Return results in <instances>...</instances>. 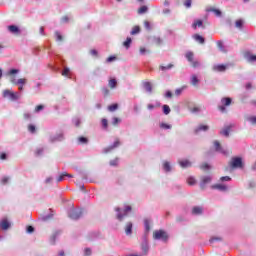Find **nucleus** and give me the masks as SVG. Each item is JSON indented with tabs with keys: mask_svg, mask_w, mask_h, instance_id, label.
Segmentation results:
<instances>
[{
	"mask_svg": "<svg viewBox=\"0 0 256 256\" xmlns=\"http://www.w3.org/2000/svg\"><path fill=\"white\" fill-rule=\"evenodd\" d=\"M142 87L145 89L147 93H153V84H151V82H143Z\"/></svg>",
	"mask_w": 256,
	"mask_h": 256,
	"instance_id": "9",
	"label": "nucleus"
},
{
	"mask_svg": "<svg viewBox=\"0 0 256 256\" xmlns=\"http://www.w3.org/2000/svg\"><path fill=\"white\" fill-rule=\"evenodd\" d=\"M119 163V159H114L110 161L111 167H117V164Z\"/></svg>",
	"mask_w": 256,
	"mask_h": 256,
	"instance_id": "52",
	"label": "nucleus"
},
{
	"mask_svg": "<svg viewBox=\"0 0 256 256\" xmlns=\"http://www.w3.org/2000/svg\"><path fill=\"white\" fill-rule=\"evenodd\" d=\"M138 12H139L140 14L147 13V6H142V7H140V9L138 10Z\"/></svg>",
	"mask_w": 256,
	"mask_h": 256,
	"instance_id": "56",
	"label": "nucleus"
},
{
	"mask_svg": "<svg viewBox=\"0 0 256 256\" xmlns=\"http://www.w3.org/2000/svg\"><path fill=\"white\" fill-rule=\"evenodd\" d=\"M9 227H11V224L9 223V221L7 219H3L1 222H0V228L3 230V231H7V229H9Z\"/></svg>",
	"mask_w": 256,
	"mask_h": 256,
	"instance_id": "14",
	"label": "nucleus"
},
{
	"mask_svg": "<svg viewBox=\"0 0 256 256\" xmlns=\"http://www.w3.org/2000/svg\"><path fill=\"white\" fill-rule=\"evenodd\" d=\"M153 238L156 240V241H167V239H169V234H167L165 232V230H156L154 231L153 233Z\"/></svg>",
	"mask_w": 256,
	"mask_h": 256,
	"instance_id": "3",
	"label": "nucleus"
},
{
	"mask_svg": "<svg viewBox=\"0 0 256 256\" xmlns=\"http://www.w3.org/2000/svg\"><path fill=\"white\" fill-rule=\"evenodd\" d=\"M163 170L166 172V173H169L171 171V164L168 162V161H165L163 163Z\"/></svg>",
	"mask_w": 256,
	"mask_h": 256,
	"instance_id": "30",
	"label": "nucleus"
},
{
	"mask_svg": "<svg viewBox=\"0 0 256 256\" xmlns=\"http://www.w3.org/2000/svg\"><path fill=\"white\" fill-rule=\"evenodd\" d=\"M140 31H141V28L139 26H134L130 33L131 35H137Z\"/></svg>",
	"mask_w": 256,
	"mask_h": 256,
	"instance_id": "38",
	"label": "nucleus"
},
{
	"mask_svg": "<svg viewBox=\"0 0 256 256\" xmlns=\"http://www.w3.org/2000/svg\"><path fill=\"white\" fill-rule=\"evenodd\" d=\"M161 71H167L173 69V64H168L167 66H160Z\"/></svg>",
	"mask_w": 256,
	"mask_h": 256,
	"instance_id": "43",
	"label": "nucleus"
},
{
	"mask_svg": "<svg viewBox=\"0 0 256 256\" xmlns=\"http://www.w3.org/2000/svg\"><path fill=\"white\" fill-rule=\"evenodd\" d=\"M19 73V69H10L7 73V75L10 76V82H12L13 85L17 84V78H15L14 75H17Z\"/></svg>",
	"mask_w": 256,
	"mask_h": 256,
	"instance_id": "6",
	"label": "nucleus"
},
{
	"mask_svg": "<svg viewBox=\"0 0 256 256\" xmlns=\"http://www.w3.org/2000/svg\"><path fill=\"white\" fill-rule=\"evenodd\" d=\"M192 215H203V207H201V206H194L192 208Z\"/></svg>",
	"mask_w": 256,
	"mask_h": 256,
	"instance_id": "16",
	"label": "nucleus"
},
{
	"mask_svg": "<svg viewBox=\"0 0 256 256\" xmlns=\"http://www.w3.org/2000/svg\"><path fill=\"white\" fill-rule=\"evenodd\" d=\"M206 11L208 13H215L216 17H221V10L215 8H207Z\"/></svg>",
	"mask_w": 256,
	"mask_h": 256,
	"instance_id": "25",
	"label": "nucleus"
},
{
	"mask_svg": "<svg viewBox=\"0 0 256 256\" xmlns=\"http://www.w3.org/2000/svg\"><path fill=\"white\" fill-rule=\"evenodd\" d=\"M28 130H29L30 133H35V125L30 124L28 126Z\"/></svg>",
	"mask_w": 256,
	"mask_h": 256,
	"instance_id": "59",
	"label": "nucleus"
},
{
	"mask_svg": "<svg viewBox=\"0 0 256 256\" xmlns=\"http://www.w3.org/2000/svg\"><path fill=\"white\" fill-rule=\"evenodd\" d=\"M201 131H204V132L209 131V126L200 124L197 126V128L194 129V133L196 135H199V133H201Z\"/></svg>",
	"mask_w": 256,
	"mask_h": 256,
	"instance_id": "8",
	"label": "nucleus"
},
{
	"mask_svg": "<svg viewBox=\"0 0 256 256\" xmlns=\"http://www.w3.org/2000/svg\"><path fill=\"white\" fill-rule=\"evenodd\" d=\"M78 141H79V143H82V144H86L88 142L87 138H85V137L78 138Z\"/></svg>",
	"mask_w": 256,
	"mask_h": 256,
	"instance_id": "58",
	"label": "nucleus"
},
{
	"mask_svg": "<svg viewBox=\"0 0 256 256\" xmlns=\"http://www.w3.org/2000/svg\"><path fill=\"white\" fill-rule=\"evenodd\" d=\"M117 57L115 56H110L106 59V63H113V61H116Z\"/></svg>",
	"mask_w": 256,
	"mask_h": 256,
	"instance_id": "54",
	"label": "nucleus"
},
{
	"mask_svg": "<svg viewBox=\"0 0 256 256\" xmlns=\"http://www.w3.org/2000/svg\"><path fill=\"white\" fill-rule=\"evenodd\" d=\"M141 249L144 255H147V253H149V243L147 241H144L141 245Z\"/></svg>",
	"mask_w": 256,
	"mask_h": 256,
	"instance_id": "24",
	"label": "nucleus"
},
{
	"mask_svg": "<svg viewBox=\"0 0 256 256\" xmlns=\"http://www.w3.org/2000/svg\"><path fill=\"white\" fill-rule=\"evenodd\" d=\"M102 126L104 127V129H107V127H109V122L107 121V119H102Z\"/></svg>",
	"mask_w": 256,
	"mask_h": 256,
	"instance_id": "53",
	"label": "nucleus"
},
{
	"mask_svg": "<svg viewBox=\"0 0 256 256\" xmlns=\"http://www.w3.org/2000/svg\"><path fill=\"white\" fill-rule=\"evenodd\" d=\"M131 209L132 208L130 205L124 206V209H121L119 207L115 208L116 219H118V221H123V219H125V217H127V215H129V213H131Z\"/></svg>",
	"mask_w": 256,
	"mask_h": 256,
	"instance_id": "1",
	"label": "nucleus"
},
{
	"mask_svg": "<svg viewBox=\"0 0 256 256\" xmlns=\"http://www.w3.org/2000/svg\"><path fill=\"white\" fill-rule=\"evenodd\" d=\"M119 123H121V119L117 117L112 118V125L117 126Z\"/></svg>",
	"mask_w": 256,
	"mask_h": 256,
	"instance_id": "44",
	"label": "nucleus"
},
{
	"mask_svg": "<svg viewBox=\"0 0 256 256\" xmlns=\"http://www.w3.org/2000/svg\"><path fill=\"white\" fill-rule=\"evenodd\" d=\"M193 29H197V27H203V21L202 20H195L192 24Z\"/></svg>",
	"mask_w": 256,
	"mask_h": 256,
	"instance_id": "33",
	"label": "nucleus"
},
{
	"mask_svg": "<svg viewBox=\"0 0 256 256\" xmlns=\"http://www.w3.org/2000/svg\"><path fill=\"white\" fill-rule=\"evenodd\" d=\"M192 67L197 68V67H201V63H199V61L197 60H192V62H190Z\"/></svg>",
	"mask_w": 256,
	"mask_h": 256,
	"instance_id": "45",
	"label": "nucleus"
},
{
	"mask_svg": "<svg viewBox=\"0 0 256 256\" xmlns=\"http://www.w3.org/2000/svg\"><path fill=\"white\" fill-rule=\"evenodd\" d=\"M121 145V142L119 140H116L113 145L107 147L104 149V153H109V151H113V149H117Z\"/></svg>",
	"mask_w": 256,
	"mask_h": 256,
	"instance_id": "10",
	"label": "nucleus"
},
{
	"mask_svg": "<svg viewBox=\"0 0 256 256\" xmlns=\"http://www.w3.org/2000/svg\"><path fill=\"white\" fill-rule=\"evenodd\" d=\"M92 250L91 248H85L84 249V256H91L92 255Z\"/></svg>",
	"mask_w": 256,
	"mask_h": 256,
	"instance_id": "46",
	"label": "nucleus"
},
{
	"mask_svg": "<svg viewBox=\"0 0 256 256\" xmlns=\"http://www.w3.org/2000/svg\"><path fill=\"white\" fill-rule=\"evenodd\" d=\"M151 219L149 218H145L144 219V227H145V231L149 232L151 231Z\"/></svg>",
	"mask_w": 256,
	"mask_h": 256,
	"instance_id": "26",
	"label": "nucleus"
},
{
	"mask_svg": "<svg viewBox=\"0 0 256 256\" xmlns=\"http://www.w3.org/2000/svg\"><path fill=\"white\" fill-rule=\"evenodd\" d=\"M193 39L197 41V43H200V45H203L205 43V38L199 34H194Z\"/></svg>",
	"mask_w": 256,
	"mask_h": 256,
	"instance_id": "21",
	"label": "nucleus"
},
{
	"mask_svg": "<svg viewBox=\"0 0 256 256\" xmlns=\"http://www.w3.org/2000/svg\"><path fill=\"white\" fill-rule=\"evenodd\" d=\"M55 35H56V40L57 41H63V36H61V33L55 32Z\"/></svg>",
	"mask_w": 256,
	"mask_h": 256,
	"instance_id": "57",
	"label": "nucleus"
},
{
	"mask_svg": "<svg viewBox=\"0 0 256 256\" xmlns=\"http://www.w3.org/2000/svg\"><path fill=\"white\" fill-rule=\"evenodd\" d=\"M187 183H188V185H195V183H196L195 178L194 177H189L187 179Z\"/></svg>",
	"mask_w": 256,
	"mask_h": 256,
	"instance_id": "49",
	"label": "nucleus"
},
{
	"mask_svg": "<svg viewBox=\"0 0 256 256\" xmlns=\"http://www.w3.org/2000/svg\"><path fill=\"white\" fill-rule=\"evenodd\" d=\"M185 57H186L187 61H189V63H192V62L194 61V60H193V57H194L193 52H187V53L185 54Z\"/></svg>",
	"mask_w": 256,
	"mask_h": 256,
	"instance_id": "34",
	"label": "nucleus"
},
{
	"mask_svg": "<svg viewBox=\"0 0 256 256\" xmlns=\"http://www.w3.org/2000/svg\"><path fill=\"white\" fill-rule=\"evenodd\" d=\"M214 147H215V150H216L218 153H222V155H228L227 150H225V149L221 146V143H219V141H217V140L214 141Z\"/></svg>",
	"mask_w": 256,
	"mask_h": 256,
	"instance_id": "7",
	"label": "nucleus"
},
{
	"mask_svg": "<svg viewBox=\"0 0 256 256\" xmlns=\"http://www.w3.org/2000/svg\"><path fill=\"white\" fill-rule=\"evenodd\" d=\"M171 125L170 124H166V123H161L160 124V128L161 129H171Z\"/></svg>",
	"mask_w": 256,
	"mask_h": 256,
	"instance_id": "50",
	"label": "nucleus"
},
{
	"mask_svg": "<svg viewBox=\"0 0 256 256\" xmlns=\"http://www.w3.org/2000/svg\"><path fill=\"white\" fill-rule=\"evenodd\" d=\"M15 85L22 86L27 85V78H19Z\"/></svg>",
	"mask_w": 256,
	"mask_h": 256,
	"instance_id": "31",
	"label": "nucleus"
},
{
	"mask_svg": "<svg viewBox=\"0 0 256 256\" xmlns=\"http://www.w3.org/2000/svg\"><path fill=\"white\" fill-rule=\"evenodd\" d=\"M245 57H246V59L249 63H255L256 62V55L248 53V54L245 55Z\"/></svg>",
	"mask_w": 256,
	"mask_h": 256,
	"instance_id": "27",
	"label": "nucleus"
},
{
	"mask_svg": "<svg viewBox=\"0 0 256 256\" xmlns=\"http://www.w3.org/2000/svg\"><path fill=\"white\" fill-rule=\"evenodd\" d=\"M82 215H83V210H81V208H77V209L72 208L68 212V217H70V219H73L74 221H77V219H80Z\"/></svg>",
	"mask_w": 256,
	"mask_h": 256,
	"instance_id": "4",
	"label": "nucleus"
},
{
	"mask_svg": "<svg viewBox=\"0 0 256 256\" xmlns=\"http://www.w3.org/2000/svg\"><path fill=\"white\" fill-rule=\"evenodd\" d=\"M191 3H192V0H185L184 5L185 7H187V9H189V7H191Z\"/></svg>",
	"mask_w": 256,
	"mask_h": 256,
	"instance_id": "60",
	"label": "nucleus"
},
{
	"mask_svg": "<svg viewBox=\"0 0 256 256\" xmlns=\"http://www.w3.org/2000/svg\"><path fill=\"white\" fill-rule=\"evenodd\" d=\"M26 231L27 233H33V231H35V228H33V226H28Z\"/></svg>",
	"mask_w": 256,
	"mask_h": 256,
	"instance_id": "63",
	"label": "nucleus"
},
{
	"mask_svg": "<svg viewBox=\"0 0 256 256\" xmlns=\"http://www.w3.org/2000/svg\"><path fill=\"white\" fill-rule=\"evenodd\" d=\"M245 121L250 123L251 125H256V116L253 115H245L244 116Z\"/></svg>",
	"mask_w": 256,
	"mask_h": 256,
	"instance_id": "15",
	"label": "nucleus"
},
{
	"mask_svg": "<svg viewBox=\"0 0 256 256\" xmlns=\"http://www.w3.org/2000/svg\"><path fill=\"white\" fill-rule=\"evenodd\" d=\"M118 107H119V105H117V104H112V105H110V106L108 107V111H111V112L117 111Z\"/></svg>",
	"mask_w": 256,
	"mask_h": 256,
	"instance_id": "42",
	"label": "nucleus"
},
{
	"mask_svg": "<svg viewBox=\"0 0 256 256\" xmlns=\"http://www.w3.org/2000/svg\"><path fill=\"white\" fill-rule=\"evenodd\" d=\"M36 155H43V148H38L37 150H36Z\"/></svg>",
	"mask_w": 256,
	"mask_h": 256,
	"instance_id": "64",
	"label": "nucleus"
},
{
	"mask_svg": "<svg viewBox=\"0 0 256 256\" xmlns=\"http://www.w3.org/2000/svg\"><path fill=\"white\" fill-rule=\"evenodd\" d=\"M225 69H227V67L223 64H218V65L213 66V70L218 71L220 73H223V71H225Z\"/></svg>",
	"mask_w": 256,
	"mask_h": 256,
	"instance_id": "20",
	"label": "nucleus"
},
{
	"mask_svg": "<svg viewBox=\"0 0 256 256\" xmlns=\"http://www.w3.org/2000/svg\"><path fill=\"white\" fill-rule=\"evenodd\" d=\"M212 189H217L218 191H227V185L225 184H216L212 186Z\"/></svg>",
	"mask_w": 256,
	"mask_h": 256,
	"instance_id": "19",
	"label": "nucleus"
},
{
	"mask_svg": "<svg viewBox=\"0 0 256 256\" xmlns=\"http://www.w3.org/2000/svg\"><path fill=\"white\" fill-rule=\"evenodd\" d=\"M220 181H231V177L223 176V177L220 178Z\"/></svg>",
	"mask_w": 256,
	"mask_h": 256,
	"instance_id": "62",
	"label": "nucleus"
},
{
	"mask_svg": "<svg viewBox=\"0 0 256 256\" xmlns=\"http://www.w3.org/2000/svg\"><path fill=\"white\" fill-rule=\"evenodd\" d=\"M153 41L156 45H161L163 43V40L159 37H154Z\"/></svg>",
	"mask_w": 256,
	"mask_h": 256,
	"instance_id": "47",
	"label": "nucleus"
},
{
	"mask_svg": "<svg viewBox=\"0 0 256 256\" xmlns=\"http://www.w3.org/2000/svg\"><path fill=\"white\" fill-rule=\"evenodd\" d=\"M231 98H222L221 99V103L222 105H224V107H229V105H231Z\"/></svg>",
	"mask_w": 256,
	"mask_h": 256,
	"instance_id": "29",
	"label": "nucleus"
},
{
	"mask_svg": "<svg viewBox=\"0 0 256 256\" xmlns=\"http://www.w3.org/2000/svg\"><path fill=\"white\" fill-rule=\"evenodd\" d=\"M65 177H69L70 179L73 178V175L67 173V172H64L62 173L58 178H57V181L58 183H61V181H64L65 180Z\"/></svg>",
	"mask_w": 256,
	"mask_h": 256,
	"instance_id": "22",
	"label": "nucleus"
},
{
	"mask_svg": "<svg viewBox=\"0 0 256 256\" xmlns=\"http://www.w3.org/2000/svg\"><path fill=\"white\" fill-rule=\"evenodd\" d=\"M147 53H151V51L145 47H140V55H147Z\"/></svg>",
	"mask_w": 256,
	"mask_h": 256,
	"instance_id": "41",
	"label": "nucleus"
},
{
	"mask_svg": "<svg viewBox=\"0 0 256 256\" xmlns=\"http://www.w3.org/2000/svg\"><path fill=\"white\" fill-rule=\"evenodd\" d=\"M110 89H115L117 87V79L111 78L108 83Z\"/></svg>",
	"mask_w": 256,
	"mask_h": 256,
	"instance_id": "28",
	"label": "nucleus"
},
{
	"mask_svg": "<svg viewBox=\"0 0 256 256\" xmlns=\"http://www.w3.org/2000/svg\"><path fill=\"white\" fill-rule=\"evenodd\" d=\"M131 43H132V40H131L130 37H128V38L126 39V41L123 43V45H124V47H125L126 49H129V47H131Z\"/></svg>",
	"mask_w": 256,
	"mask_h": 256,
	"instance_id": "40",
	"label": "nucleus"
},
{
	"mask_svg": "<svg viewBox=\"0 0 256 256\" xmlns=\"http://www.w3.org/2000/svg\"><path fill=\"white\" fill-rule=\"evenodd\" d=\"M73 123H74L75 127H79V125H81V119L74 118L73 119Z\"/></svg>",
	"mask_w": 256,
	"mask_h": 256,
	"instance_id": "51",
	"label": "nucleus"
},
{
	"mask_svg": "<svg viewBox=\"0 0 256 256\" xmlns=\"http://www.w3.org/2000/svg\"><path fill=\"white\" fill-rule=\"evenodd\" d=\"M144 27L147 29V31H151V23H149V21L144 22Z\"/></svg>",
	"mask_w": 256,
	"mask_h": 256,
	"instance_id": "55",
	"label": "nucleus"
},
{
	"mask_svg": "<svg viewBox=\"0 0 256 256\" xmlns=\"http://www.w3.org/2000/svg\"><path fill=\"white\" fill-rule=\"evenodd\" d=\"M125 233H126V235H132V233H133V223L128 222L126 224Z\"/></svg>",
	"mask_w": 256,
	"mask_h": 256,
	"instance_id": "18",
	"label": "nucleus"
},
{
	"mask_svg": "<svg viewBox=\"0 0 256 256\" xmlns=\"http://www.w3.org/2000/svg\"><path fill=\"white\" fill-rule=\"evenodd\" d=\"M230 167L232 169H241L243 168V159L241 157H234L230 163Z\"/></svg>",
	"mask_w": 256,
	"mask_h": 256,
	"instance_id": "5",
	"label": "nucleus"
},
{
	"mask_svg": "<svg viewBox=\"0 0 256 256\" xmlns=\"http://www.w3.org/2000/svg\"><path fill=\"white\" fill-rule=\"evenodd\" d=\"M231 131V127H225L220 133L221 135H224V137H229V133Z\"/></svg>",
	"mask_w": 256,
	"mask_h": 256,
	"instance_id": "32",
	"label": "nucleus"
},
{
	"mask_svg": "<svg viewBox=\"0 0 256 256\" xmlns=\"http://www.w3.org/2000/svg\"><path fill=\"white\" fill-rule=\"evenodd\" d=\"M8 31L13 35H19L21 33V31L19 30V27H17L16 25L8 26Z\"/></svg>",
	"mask_w": 256,
	"mask_h": 256,
	"instance_id": "13",
	"label": "nucleus"
},
{
	"mask_svg": "<svg viewBox=\"0 0 256 256\" xmlns=\"http://www.w3.org/2000/svg\"><path fill=\"white\" fill-rule=\"evenodd\" d=\"M62 75L64 77H67L69 75V68H64L63 72H62Z\"/></svg>",
	"mask_w": 256,
	"mask_h": 256,
	"instance_id": "61",
	"label": "nucleus"
},
{
	"mask_svg": "<svg viewBox=\"0 0 256 256\" xmlns=\"http://www.w3.org/2000/svg\"><path fill=\"white\" fill-rule=\"evenodd\" d=\"M235 27H237V29H243V19H239L235 22Z\"/></svg>",
	"mask_w": 256,
	"mask_h": 256,
	"instance_id": "39",
	"label": "nucleus"
},
{
	"mask_svg": "<svg viewBox=\"0 0 256 256\" xmlns=\"http://www.w3.org/2000/svg\"><path fill=\"white\" fill-rule=\"evenodd\" d=\"M198 84H199V78H197L196 75H192V77H191V85H193L195 87Z\"/></svg>",
	"mask_w": 256,
	"mask_h": 256,
	"instance_id": "35",
	"label": "nucleus"
},
{
	"mask_svg": "<svg viewBox=\"0 0 256 256\" xmlns=\"http://www.w3.org/2000/svg\"><path fill=\"white\" fill-rule=\"evenodd\" d=\"M200 168L203 170V171H207L209 169H211V166H209V164L207 163H204L200 166Z\"/></svg>",
	"mask_w": 256,
	"mask_h": 256,
	"instance_id": "48",
	"label": "nucleus"
},
{
	"mask_svg": "<svg viewBox=\"0 0 256 256\" xmlns=\"http://www.w3.org/2000/svg\"><path fill=\"white\" fill-rule=\"evenodd\" d=\"M211 183V176H204L202 177L200 187L201 189H205V185Z\"/></svg>",
	"mask_w": 256,
	"mask_h": 256,
	"instance_id": "12",
	"label": "nucleus"
},
{
	"mask_svg": "<svg viewBox=\"0 0 256 256\" xmlns=\"http://www.w3.org/2000/svg\"><path fill=\"white\" fill-rule=\"evenodd\" d=\"M10 180H11V178H9V176H4V177H2L0 183H1V185H7V183H9Z\"/></svg>",
	"mask_w": 256,
	"mask_h": 256,
	"instance_id": "37",
	"label": "nucleus"
},
{
	"mask_svg": "<svg viewBox=\"0 0 256 256\" xmlns=\"http://www.w3.org/2000/svg\"><path fill=\"white\" fill-rule=\"evenodd\" d=\"M216 44H217L219 51H221V53H227V49L225 48L223 41H221V40L217 41Z\"/></svg>",
	"mask_w": 256,
	"mask_h": 256,
	"instance_id": "23",
	"label": "nucleus"
},
{
	"mask_svg": "<svg viewBox=\"0 0 256 256\" xmlns=\"http://www.w3.org/2000/svg\"><path fill=\"white\" fill-rule=\"evenodd\" d=\"M63 139H65L63 132H60L59 134H56L55 136L50 137V141L52 143H55V141H63Z\"/></svg>",
	"mask_w": 256,
	"mask_h": 256,
	"instance_id": "11",
	"label": "nucleus"
},
{
	"mask_svg": "<svg viewBox=\"0 0 256 256\" xmlns=\"http://www.w3.org/2000/svg\"><path fill=\"white\" fill-rule=\"evenodd\" d=\"M2 97H4V99H10V101H19V99H21V93L6 89L2 92Z\"/></svg>",
	"mask_w": 256,
	"mask_h": 256,
	"instance_id": "2",
	"label": "nucleus"
},
{
	"mask_svg": "<svg viewBox=\"0 0 256 256\" xmlns=\"http://www.w3.org/2000/svg\"><path fill=\"white\" fill-rule=\"evenodd\" d=\"M163 113L164 115H169V113H171V108L169 107V105H163Z\"/></svg>",
	"mask_w": 256,
	"mask_h": 256,
	"instance_id": "36",
	"label": "nucleus"
},
{
	"mask_svg": "<svg viewBox=\"0 0 256 256\" xmlns=\"http://www.w3.org/2000/svg\"><path fill=\"white\" fill-rule=\"evenodd\" d=\"M179 165H180V167H182V169H187L188 167H191V161H189V160H180Z\"/></svg>",
	"mask_w": 256,
	"mask_h": 256,
	"instance_id": "17",
	"label": "nucleus"
}]
</instances>
